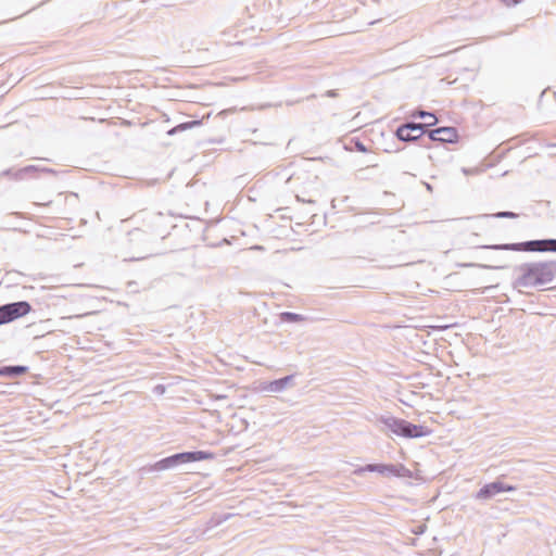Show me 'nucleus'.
<instances>
[{
	"instance_id": "9b49d317",
	"label": "nucleus",
	"mask_w": 556,
	"mask_h": 556,
	"mask_svg": "<svg viewBox=\"0 0 556 556\" xmlns=\"http://www.w3.org/2000/svg\"><path fill=\"white\" fill-rule=\"evenodd\" d=\"M394 464H367L354 470V475L363 476L364 472H378L382 476L392 477Z\"/></svg>"
},
{
	"instance_id": "5701e85b",
	"label": "nucleus",
	"mask_w": 556,
	"mask_h": 556,
	"mask_svg": "<svg viewBox=\"0 0 556 556\" xmlns=\"http://www.w3.org/2000/svg\"><path fill=\"white\" fill-rule=\"evenodd\" d=\"M504 5L510 8L523 2L525 0H500Z\"/></svg>"
},
{
	"instance_id": "4468645a",
	"label": "nucleus",
	"mask_w": 556,
	"mask_h": 556,
	"mask_svg": "<svg viewBox=\"0 0 556 556\" xmlns=\"http://www.w3.org/2000/svg\"><path fill=\"white\" fill-rule=\"evenodd\" d=\"M293 378H294L293 375H288V376L281 377L279 379L273 380L269 382L267 389L271 392H281L293 380Z\"/></svg>"
},
{
	"instance_id": "7ed1b4c3",
	"label": "nucleus",
	"mask_w": 556,
	"mask_h": 556,
	"mask_svg": "<svg viewBox=\"0 0 556 556\" xmlns=\"http://www.w3.org/2000/svg\"><path fill=\"white\" fill-rule=\"evenodd\" d=\"M377 422L384 426L393 434L406 439H417L427 437L431 433L428 427L422 425H415L405 419L397 418L391 415H381L377 418Z\"/></svg>"
},
{
	"instance_id": "f3484780",
	"label": "nucleus",
	"mask_w": 556,
	"mask_h": 556,
	"mask_svg": "<svg viewBox=\"0 0 556 556\" xmlns=\"http://www.w3.org/2000/svg\"><path fill=\"white\" fill-rule=\"evenodd\" d=\"M412 116L416 118H430L431 121L424 123L425 125H427V128L438 123V118L433 113L424 110H417L413 112Z\"/></svg>"
},
{
	"instance_id": "6ab92c4d",
	"label": "nucleus",
	"mask_w": 556,
	"mask_h": 556,
	"mask_svg": "<svg viewBox=\"0 0 556 556\" xmlns=\"http://www.w3.org/2000/svg\"><path fill=\"white\" fill-rule=\"evenodd\" d=\"M519 215L515 212H511V211H501V212H497V213H494V214H483V215H480L479 217H482V218H489V217H493V218H517Z\"/></svg>"
},
{
	"instance_id": "aec40b11",
	"label": "nucleus",
	"mask_w": 556,
	"mask_h": 556,
	"mask_svg": "<svg viewBox=\"0 0 556 556\" xmlns=\"http://www.w3.org/2000/svg\"><path fill=\"white\" fill-rule=\"evenodd\" d=\"M280 320L283 323H298L304 320V317L296 313L282 312L280 314Z\"/></svg>"
},
{
	"instance_id": "4be33fe9",
	"label": "nucleus",
	"mask_w": 556,
	"mask_h": 556,
	"mask_svg": "<svg viewBox=\"0 0 556 556\" xmlns=\"http://www.w3.org/2000/svg\"><path fill=\"white\" fill-rule=\"evenodd\" d=\"M352 141L354 142V147H355L356 151L362 152V153L368 152L367 147L359 139L356 138V139H353Z\"/></svg>"
},
{
	"instance_id": "f8f14e48",
	"label": "nucleus",
	"mask_w": 556,
	"mask_h": 556,
	"mask_svg": "<svg viewBox=\"0 0 556 556\" xmlns=\"http://www.w3.org/2000/svg\"><path fill=\"white\" fill-rule=\"evenodd\" d=\"M488 260L494 264H478V263H460L458 267H480L484 269H504L507 268L506 260L503 256H491Z\"/></svg>"
},
{
	"instance_id": "423d86ee",
	"label": "nucleus",
	"mask_w": 556,
	"mask_h": 556,
	"mask_svg": "<svg viewBox=\"0 0 556 556\" xmlns=\"http://www.w3.org/2000/svg\"><path fill=\"white\" fill-rule=\"evenodd\" d=\"M31 305L27 301L7 303L0 306V325L9 324L17 318L27 315Z\"/></svg>"
},
{
	"instance_id": "393cba45",
	"label": "nucleus",
	"mask_w": 556,
	"mask_h": 556,
	"mask_svg": "<svg viewBox=\"0 0 556 556\" xmlns=\"http://www.w3.org/2000/svg\"><path fill=\"white\" fill-rule=\"evenodd\" d=\"M337 94L336 90H329L327 91L328 97H334Z\"/></svg>"
},
{
	"instance_id": "20e7f679",
	"label": "nucleus",
	"mask_w": 556,
	"mask_h": 556,
	"mask_svg": "<svg viewBox=\"0 0 556 556\" xmlns=\"http://www.w3.org/2000/svg\"><path fill=\"white\" fill-rule=\"evenodd\" d=\"M215 454L210 451H188V452H180L173 454L170 456L164 457L157 462H155L153 465H151L149 468H147L148 471H163L173 469L179 465L188 464V463H195L206 459H214Z\"/></svg>"
},
{
	"instance_id": "6e6552de",
	"label": "nucleus",
	"mask_w": 556,
	"mask_h": 556,
	"mask_svg": "<svg viewBox=\"0 0 556 556\" xmlns=\"http://www.w3.org/2000/svg\"><path fill=\"white\" fill-rule=\"evenodd\" d=\"M516 486L513 484L504 483L501 480H495L493 482L484 484L479 491L476 493L475 497L477 500L486 501L502 492H511L515 491Z\"/></svg>"
},
{
	"instance_id": "bb28decb",
	"label": "nucleus",
	"mask_w": 556,
	"mask_h": 556,
	"mask_svg": "<svg viewBox=\"0 0 556 556\" xmlns=\"http://www.w3.org/2000/svg\"><path fill=\"white\" fill-rule=\"evenodd\" d=\"M417 533H422V530L421 528H418V532Z\"/></svg>"
},
{
	"instance_id": "39448f33",
	"label": "nucleus",
	"mask_w": 556,
	"mask_h": 556,
	"mask_svg": "<svg viewBox=\"0 0 556 556\" xmlns=\"http://www.w3.org/2000/svg\"><path fill=\"white\" fill-rule=\"evenodd\" d=\"M479 249L495 250V251H516V252H544V239L528 240L516 243H501V244H483Z\"/></svg>"
},
{
	"instance_id": "9d476101",
	"label": "nucleus",
	"mask_w": 556,
	"mask_h": 556,
	"mask_svg": "<svg viewBox=\"0 0 556 556\" xmlns=\"http://www.w3.org/2000/svg\"><path fill=\"white\" fill-rule=\"evenodd\" d=\"M38 170H40L42 173H48V174H55V170L52 168H48V167L39 168L38 166H35V165H28V166H25L23 168L16 169V170H14L13 168L4 169L3 172L0 173V177H11L15 180H22L25 178L26 175L34 173V172H38Z\"/></svg>"
},
{
	"instance_id": "f257e3e1",
	"label": "nucleus",
	"mask_w": 556,
	"mask_h": 556,
	"mask_svg": "<svg viewBox=\"0 0 556 556\" xmlns=\"http://www.w3.org/2000/svg\"><path fill=\"white\" fill-rule=\"evenodd\" d=\"M166 217L162 213L148 214L142 227L134 228L128 232L129 242L138 249L142 255L137 258H144L148 255L157 254L154 243L165 239L168 235Z\"/></svg>"
},
{
	"instance_id": "1a4fd4ad",
	"label": "nucleus",
	"mask_w": 556,
	"mask_h": 556,
	"mask_svg": "<svg viewBox=\"0 0 556 556\" xmlns=\"http://www.w3.org/2000/svg\"><path fill=\"white\" fill-rule=\"evenodd\" d=\"M428 138L430 141L453 143L457 141L458 135L454 127H438L428 132Z\"/></svg>"
},
{
	"instance_id": "0eeeda50",
	"label": "nucleus",
	"mask_w": 556,
	"mask_h": 556,
	"mask_svg": "<svg viewBox=\"0 0 556 556\" xmlns=\"http://www.w3.org/2000/svg\"><path fill=\"white\" fill-rule=\"evenodd\" d=\"M427 125L415 122H407L395 129V136L400 141L414 142L426 134Z\"/></svg>"
},
{
	"instance_id": "f03ea898",
	"label": "nucleus",
	"mask_w": 556,
	"mask_h": 556,
	"mask_svg": "<svg viewBox=\"0 0 556 556\" xmlns=\"http://www.w3.org/2000/svg\"><path fill=\"white\" fill-rule=\"evenodd\" d=\"M516 269L520 275L514 280V288H538L556 279V260L527 262Z\"/></svg>"
},
{
	"instance_id": "412c9836",
	"label": "nucleus",
	"mask_w": 556,
	"mask_h": 556,
	"mask_svg": "<svg viewBox=\"0 0 556 556\" xmlns=\"http://www.w3.org/2000/svg\"><path fill=\"white\" fill-rule=\"evenodd\" d=\"M544 252H554L556 253V239L548 238L544 239Z\"/></svg>"
},
{
	"instance_id": "b1692460",
	"label": "nucleus",
	"mask_w": 556,
	"mask_h": 556,
	"mask_svg": "<svg viewBox=\"0 0 556 556\" xmlns=\"http://www.w3.org/2000/svg\"><path fill=\"white\" fill-rule=\"evenodd\" d=\"M164 390H165V388H164V386H162V384H159V386H156V387H155V391H156V392L163 393V392H164Z\"/></svg>"
},
{
	"instance_id": "a878e982",
	"label": "nucleus",
	"mask_w": 556,
	"mask_h": 556,
	"mask_svg": "<svg viewBox=\"0 0 556 556\" xmlns=\"http://www.w3.org/2000/svg\"><path fill=\"white\" fill-rule=\"evenodd\" d=\"M417 533H422V530L421 528H418V532Z\"/></svg>"
},
{
	"instance_id": "2eb2a0df",
	"label": "nucleus",
	"mask_w": 556,
	"mask_h": 556,
	"mask_svg": "<svg viewBox=\"0 0 556 556\" xmlns=\"http://www.w3.org/2000/svg\"><path fill=\"white\" fill-rule=\"evenodd\" d=\"M235 514H214L206 522V529H214L233 517Z\"/></svg>"
},
{
	"instance_id": "ddd939ff",
	"label": "nucleus",
	"mask_w": 556,
	"mask_h": 556,
	"mask_svg": "<svg viewBox=\"0 0 556 556\" xmlns=\"http://www.w3.org/2000/svg\"><path fill=\"white\" fill-rule=\"evenodd\" d=\"M28 371L27 366L23 365H9L0 367V377H18Z\"/></svg>"
},
{
	"instance_id": "a211bd4d",
	"label": "nucleus",
	"mask_w": 556,
	"mask_h": 556,
	"mask_svg": "<svg viewBox=\"0 0 556 556\" xmlns=\"http://www.w3.org/2000/svg\"><path fill=\"white\" fill-rule=\"evenodd\" d=\"M392 477L410 479L413 478V471L405 467L403 464H394Z\"/></svg>"
},
{
	"instance_id": "dca6fc26",
	"label": "nucleus",
	"mask_w": 556,
	"mask_h": 556,
	"mask_svg": "<svg viewBox=\"0 0 556 556\" xmlns=\"http://www.w3.org/2000/svg\"><path fill=\"white\" fill-rule=\"evenodd\" d=\"M201 123H202V122H201V121H199V119H194V121H190V122L180 123V124H178L177 126H175V127L170 128V129L167 131V135L173 136V135H175V134H177V132H179V131H185V130H187V129H191V128H193V127H195V126L201 125Z\"/></svg>"
}]
</instances>
